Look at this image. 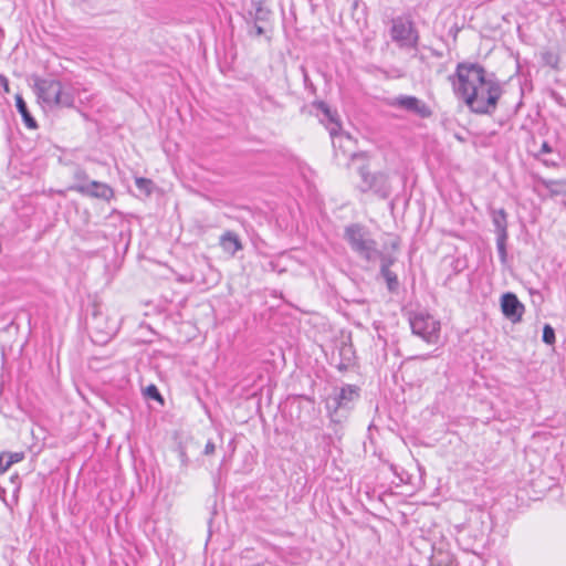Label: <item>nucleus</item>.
Here are the masks:
<instances>
[{"label":"nucleus","mask_w":566,"mask_h":566,"mask_svg":"<svg viewBox=\"0 0 566 566\" xmlns=\"http://www.w3.org/2000/svg\"><path fill=\"white\" fill-rule=\"evenodd\" d=\"M454 94L476 114H492L502 95V87L495 78L486 76L479 63L460 62L455 72L449 75Z\"/></svg>","instance_id":"obj_1"},{"label":"nucleus","mask_w":566,"mask_h":566,"mask_svg":"<svg viewBox=\"0 0 566 566\" xmlns=\"http://www.w3.org/2000/svg\"><path fill=\"white\" fill-rule=\"evenodd\" d=\"M344 239L350 249L363 260L376 262L384 253L378 249V243L373 239L368 229L359 223H352L344 230Z\"/></svg>","instance_id":"obj_2"},{"label":"nucleus","mask_w":566,"mask_h":566,"mask_svg":"<svg viewBox=\"0 0 566 566\" xmlns=\"http://www.w3.org/2000/svg\"><path fill=\"white\" fill-rule=\"evenodd\" d=\"M34 92L40 102L48 106L71 107L74 104V95L63 84L52 77H33Z\"/></svg>","instance_id":"obj_3"},{"label":"nucleus","mask_w":566,"mask_h":566,"mask_svg":"<svg viewBox=\"0 0 566 566\" xmlns=\"http://www.w3.org/2000/svg\"><path fill=\"white\" fill-rule=\"evenodd\" d=\"M314 105L324 116L321 120L329 132L334 149L336 151L340 150L344 155L355 158L356 154L353 151L354 142L349 135L342 132V126L336 113H333L329 106L324 102H317Z\"/></svg>","instance_id":"obj_4"},{"label":"nucleus","mask_w":566,"mask_h":566,"mask_svg":"<svg viewBox=\"0 0 566 566\" xmlns=\"http://www.w3.org/2000/svg\"><path fill=\"white\" fill-rule=\"evenodd\" d=\"M411 331L429 344H436L440 337V322L428 313H416L409 318Z\"/></svg>","instance_id":"obj_5"},{"label":"nucleus","mask_w":566,"mask_h":566,"mask_svg":"<svg viewBox=\"0 0 566 566\" xmlns=\"http://www.w3.org/2000/svg\"><path fill=\"white\" fill-rule=\"evenodd\" d=\"M359 175L361 178V182L359 185L360 191H373L381 199H387L390 196L391 187L386 174H371L366 167H361L359 169Z\"/></svg>","instance_id":"obj_6"},{"label":"nucleus","mask_w":566,"mask_h":566,"mask_svg":"<svg viewBox=\"0 0 566 566\" xmlns=\"http://www.w3.org/2000/svg\"><path fill=\"white\" fill-rule=\"evenodd\" d=\"M359 397V388L355 385H346L327 399L326 407L331 412L340 408H349L350 403Z\"/></svg>","instance_id":"obj_7"},{"label":"nucleus","mask_w":566,"mask_h":566,"mask_svg":"<svg viewBox=\"0 0 566 566\" xmlns=\"http://www.w3.org/2000/svg\"><path fill=\"white\" fill-rule=\"evenodd\" d=\"M390 105L410 112L421 118H428L432 115L430 107L416 96H397L390 102Z\"/></svg>","instance_id":"obj_8"},{"label":"nucleus","mask_w":566,"mask_h":566,"mask_svg":"<svg viewBox=\"0 0 566 566\" xmlns=\"http://www.w3.org/2000/svg\"><path fill=\"white\" fill-rule=\"evenodd\" d=\"M391 38L398 42L400 46L415 48L418 42V35L412 29L410 22H405L401 19L394 20L391 27Z\"/></svg>","instance_id":"obj_9"},{"label":"nucleus","mask_w":566,"mask_h":566,"mask_svg":"<svg viewBox=\"0 0 566 566\" xmlns=\"http://www.w3.org/2000/svg\"><path fill=\"white\" fill-rule=\"evenodd\" d=\"M69 190L76 191L83 196L109 200L114 196L113 189L104 182L92 180L88 184H74Z\"/></svg>","instance_id":"obj_10"},{"label":"nucleus","mask_w":566,"mask_h":566,"mask_svg":"<svg viewBox=\"0 0 566 566\" xmlns=\"http://www.w3.org/2000/svg\"><path fill=\"white\" fill-rule=\"evenodd\" d=\"M501 310L503 315L512 323H520L525 312V306L514 293L507 292L501 297Z\"/></svg>","instance_id":"obj_11"},{"label":"nucleus","mask_w":566,"mask_h":566,"mask_svg":"<svg viewBox=\"0 0 566 566\" xmlns=\"http://www.w3.org/2000/svg\"><path fill=\"white\" fill-rule=\"evenodd\" d=\"M378 261L380 262V274L386 281L388 290L395 292L399 286V282L396 273L390 270V266L396 262V258L384 254Z\"/></svg>","instance_id":"obj_12"},{"label":"nucleus","mask_w":566,"mask_h":566,"mask_svg":"<svg viewBox=\"0 0 566 566\" xmlns=\"http://www.w3.org/2000/svg\"><path fill=\"white\" fill-rule=\"evenodd\" d=\"M220 245L224 252L234 255L238 251L242 250L243 245L239 235L232 231H226L220 237Z\"/></svg>","instance_id":"obj_13"},{"label":"nucleus","mask_w":566,"mask_h":566,"mask_svg":"<svg viewBox=\"0 0 566 566\" xmlns=\"http://www.w3.org/2000/svg\"><path fill=\"white\" fill-rule=\"evenodd\" d=\"M507 214L504 209L492 210V222L497 237H507Z\"/></svg>","instance_id":"obj_14"},{"label":"nucleus","mask_w":566,"mask_h":566,"mask_svg":"<svg viewBox=\"0 0 566 566\" xmlns=\"http://www.w3.org/2000/svg\"><path fill=\"white\" fill-rule=\"evenodd\" d=\"M15 106L20 115L22 116L23 123L28 128L34 129L38 127L35 119L30 114L27 103L20 94L15 95Z\"/></svg>","instance_id":"obj_15"},{"label":"nucleus","mask_w":566,"mask_h":566,"mask_svg":"<svg viewBox=\"0 0 566 566\" xmlns=\"http://www.w3.org/2000/svg\"><path fill=\"white\" fill-rule=\"evenodd\" d=\"M542 185L549 191L552 196L566 193V180L542 179Z\"/></svg>","instance_id":"obj_16"},{"label":"nucleus","mask_w":566,"mask_h":566,"mask_svg":"<svg viewBox=\"0 0 566 566\" xmlns=\"http://www.w3.org/2000/svg\"><path fill=\"white\" fill-rule=\"evenodd\" d=\"M255 12L253 14L254 22H266L270 19L271 11L263 6L261 1L254 3Z\"/></svg>","instance_id":"obj_17"},{"label":"nucleus","mask_w":566,"mask_h":566,"mask_svg":"<svg viewBox=\"0 0 566 566\" xmlns=\"http://www.w3.org/2000/svg\"><path fill=\"white\" fill-rule=\"evenodd\" d=\"M73 179L75 180V184H88L92 181L88 179V175L85 169L77 165L73 170Z\"/></svg>","instance_id":"obj_18"},{"label":"nucleus","mask_w":566,"mask_h":566,"mask_svg":"<svg viewBox=\"0 0 566 566\" xmlns=\"http://www.w3.org/2000/svg\"><path fill=\"white\" fill-rule=\"evenodd\" d=\"M6 455L7 467H11L24 459V452H2Z\"/></svg>","instance_id":"obj_19"},{"label":"nucleus","mask_w":566,"mask_h":566,"mask_svg":"<svg viewBox=\"0 0 566 566\" xmlns=\"http://www.w3.org/2000/svg\"><path fill=\"white\" fill-rule=\"evenodd\" d=\"M135 184H136V187L139 190L144 191L146 195H149L151 192V189H153L151 180L140 177V178H136Z\"/></svg>","instance_id":"obj_20"},{"label":"nucleus","mask_w":566,"mask_h":566,"mask_svg":"<svg viewBox=\"0 0 566 566\" xmlns=\"http://www.w3.org/2000/svg\"><path fill=\"white\" fill-rule=\"evenodd\" d=\"M506 240H507V237H497L496 238L497 252H499V255H500V259L502 262L506 261Z\"/></svg>","instance_id":"obj_21"},{"label":"nucleus","mask_w":566,"mask_h":566,"mask_svg":"<svg viewBox=\"0 0 566 566\" xmlns=\"http://www.w3.org/2000/svg\"><path fill=\"white\" fill-rule=\"evenodd\" d=\"M543 342L547 345H553L555 343V331L548 324H546L543 328Z\"/></svg>","instance_id":"obj_22"},{"label":"nucleus","mask_w":566,"mask_h":566,"mask_svg":"<svg viewBox=\"0 0 566 566\" xmlns=\"http://www.w3.org/2000/svg\"><path fill=\"white\" fill-rule=\"evenodd\" d=\"M117 331L116 323L108 324L105 329L101 331L103 333V336L101 337L99 342H107L109 338H112Z\"/></svg>","instance_id":"obj_23"},{"label":"nucleus","mask_w":566,"mask_h":566,"mask_svg":"<svg viewBox=\"0 0 566 566\" xmlns=\"http://www.w3.org/2000/svg\"><path fill=\"white\" fill-rule=\"evenodd\" d=\"M146 395L151 399L161 400V396L155 385H150L147 387Z\"/></svg>","instance_id":"obj_24"},{"label":"nucleus","mask_w":566,"mask_h":566,"mask_svg":"<svg viewBox=\"0 0 566 566\" xmlns=\"http://www.w3.org/2000/svg\"><path fill=\"white\" fill-rule=\"evenodd\" d=\"M216 451V444L212 442V441H208L205 446V449H203V454L205 455H212Z\"/></svg>","instance_id":"obj_25"},{"label":"nucleus","mask_w":566,"mask_h":566,"mask_svg":"<svg viewBox=\"0 0 566 566\" xmlns=\"http://www.w3.org/2000/svg\"><path fill=\"white\" fill-rule=\"evenodd\" d=\"M179 458H180L181 464L184 467H187L189 463V458L187 457L185 449L181 447L179 448Z\"/></svg>","instance_id":"obj_26"},{"label":"nucleus","mask_w":566,"mask_h":566,"mask_svg":"<svg viewBox=\"0 0 566 566\" xmlns=\"http://www.w3.org/2000/svg\"><path fill=\"white\" fill-rule=\"evenodd\" d=\"M10 467H7L6 455L0 454V474H3Z\"/></svg>","instance_id":"obj_27"},{"label":"nucleus","mask_w":566,"mask_h":566,"mask_svg":"<svg viewBox=\"0 0 566 566\" xmlns=\"http://www.w3.org/2000/svg\"><path fill=\"white\" fill-rule=\"evenodd\" d=\"M552 151H553V149L549 146V144L547 142H543V144L541 146V149H539V155H542V154H549Z\"/></svg>","instance_id":"obj_28"},{"label":"nucleus","mask_w":566,"mask_h":566,"mask_svg":"<svg viewBox=\"0 0 566 566\" xmlns=\"http://www.w3.org/2000/svg\"><path fill=\"white\" fill-rule=\"evenodd\" d=\"M260 22H254L253 29L256 36L264 34V29L259 24Z\"/></svg>","instance_id":"obj_29"},{"label":"nucleus","mask_w":566,"mask_h":566,"mask_svg":"<svg viewBox=\"0 0 566 566\" xmlns=\"http://www.w3.org/2000/svg\"><path fill=\"white\" fill-rule=\"evenodd\" d=\"M0 84L3 86L4 92L9 93V82L4 75H0Z\"/></svg>","instance_id":"obj_30"},{"label":"nucleus","mask_w":566,"mask_h":566,"mask_svg":"<svg viewBox=\"0 0 566 566\" xmlns=\"http://www.w3.org/2000/svg\"><path fill=\"white\" fill-rule=\"evenodd\" d=\"M101 318H102V317H101V316H98V315H96V316L94 317V324H95V327H96V328H99V321H101Z\"/></svg>","instance_id":"obj_31"},{"label":"nucleus","mask_w":566,"mask_h":566,"mask_svg":"<svg viewBox=\"0 0 566 566\" xmlns=\"http://www.w3.org/2000/svg\"><path fill=\"white\" fill-rule=\"evenodd\" d=\"M544 164L546 166H556V163L555 161H552V160H544Z\"/></svg>","instance_id":"obj_32"},{"label":"nucleus","mask_w":566,"mask_h":566,"mask_svg":"<svg viewBox=\"0 0 566 566\" xmlns=\"http://www.w3.org/2000/svg\"><path fill=\"white\" fill-rule=\"evenodd\" d=\"M15 479H19V475L13 476L12 481H15Z\"/></svg>","instance_id":"obj_33"},{"label":"nucleus","mask_w":566,"mask_h":566,"mask_svg":"<svg viewBox=\"0 0 566 566\" xmlns=\"http://www.w3.org/2000/svg\"><path fill=\"white\" fill-rule=\"evenodd\" d=\"M15 479H19V475L13 476L12 481H15Z\"/></svg>","instance_id":"obj_34"}]
</instances>
